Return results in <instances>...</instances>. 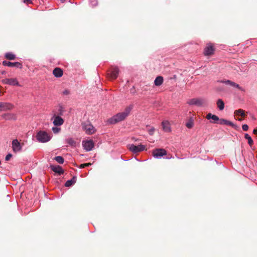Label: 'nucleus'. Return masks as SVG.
Listing matches in <instances>:
<instances>
[{"instance_id": "obj_22", "label": "nucleus", "mask_w": 257, "mask_h": 257, "mask_svg": "<svg viewBox=\"0 0 257 257\" xmlns=\"http://www.w3.org/2000/svg\"><path fill=\"white\" fill-rule=\"evenodd\" d=\"M5 57L6 59L10 60H13L16 58V55L11 52L6 53L5 55Z\"/></svg>"}, {"instance_id": "obj_2", "label": "nucleus", "mask_w": 257, "mask_h": 257, "mask_svg": "<svg viewBox=\"0 0 257 257\" xmlns=\"http://www.w3.org/2000/svg\"><path fill=\"white\" fill-rule=\"evenodd\" d=\"M51 136L45 131H39L36 136L38 141L41 143H46L49 141L51 139Z\"/></svg>"}, {"instance_id": "obj_24", "label": "nucleus", "mask_w": 257, "mask_h": 257, "mask_svg": "<svg viewBox=\"0 0 257 257\" xmlns=\"http://www.w3.org/2000/svg\"><path fill=\"white\" fill-rule=\"evenodd\" d=\"M234 114L236 115H240L243 117H245V113L244 110L242 109H238L234 111Z\"/></svg>"}, {"instance_id": "obj_30", "label": "nucleus", "mask_w": 257, "mask_h": 257, "mask_svg": "<svg viewBox=\"0 0 257 257\" xmlns=\"http://www.w3.org/2000/svg\"><path fill=\"white\" fill-rule=\"evenodd\" d=\"M52 130L54 134L58 133L61 130L60 128L58 127H53Z\"/></svg>"}, {"instance_id": "obj_29", "label": "nucleus", "mask_w": 257, "mask_h": 257, "mask_svg": "<svg viewBox=\"0 0 257 257\" xmlns=\"http://www.w3.org/2000/svg\"><path fill=\"white\" fill-rule=\"evenodd\" d=\"M54 159L59 164H62L64 162V158L61 156H57Z\"/></svg>"}, {"instance_id": "obj_40", "label": "nucleus", "mask_w": 257, "mask_h": 257, "mask_svg": "<svg viewBox=\"0 0 257 257\" xmlns=\"http://www.w3.org/2000/svg\"><path fill=\"white\" fill-rule=\"evenodd\" d=\"M2 73V74H5L6 73V71H2V73Z\"/></svg>"}, {"instance_id": "obj_35", "label": "nucleus", "mask_w": 257, "mask_h": 257, "mask_svg": "<svg viewBox=\"0 0 257 257\" xmlns=\"http://www.w3.org/2000/svg\"><path fill=\"white\" fill-rule=\"evenodd\" d=\"M242 128L244 131H247L248 129V126L247 124H243Z\"/></svg>"}, {"instance_id": "obj_5", "label": "nucleus", "mask_w": 257, "mask_h": 257, "mask_svg": "<svg viewBox=\"0 0 257 257\" xmlns=\"http://www.w3.org/2000/svg\"><path fill=\"white\" fill-rule=\"evenodd\" d=\"M82 127L83 131L87 135H92L96 131L94 126L89 122H83L82 123Z\"/></svg>"}, {"instance_id": "obj_11", "label": "nucleus", "mask_w": 257, "mask_h": 257, "mask_svg": "<svg viewBox=\"0 0 257 257\" xmlns=\"http://www.w3.org/2000/svg\"><path fill=\"white\" fill-rule=\"evenodd\" d=\"M2 82L4 84H9L10 85H19L18 81L16 78H6L2 80Z\"/></svg>"}, {"instance_id": "obj_15", "label": "nucleus", "mask_w": 257, "mask_h": 257, "mask_svg": "<svg viewBox=\"0 0 257 257\" xmlns=\"http://www.w3.org/2000/svg\"><path fill=\"white\" fill-rule=\"evenodd\" d=\"M50 168L53 171H54L56 173L60 175L64 173V170H63L62 168L60 166L51 165L50 166Z\"/></svg>"}, {"instance_id": "obj_33", "label": "nucleus", "mask_w": 257, "mask_h": 257, "mask_svg": "<svg viewBox=\"0 0 257 257\" xmlns=\"http://www.w3.org/2000/svg\"><path fill=\"white\" fill-rule=\"evenodd\" d=\"M211 117H212L211 119H213V120H214L215 121L219 120V117L216 115L213 114V115Z\"/></svg>"}, {"instance_id": "obj_25", "label": "nucleus", "mask_w": 257, "mask_h": 257, "mask_svg": "<svg viewBox=\"0 0 257 257\" xmlns=\"http://www.w3.org/2000/svg\"><path fill=\"white\" fill-rule=\"evenodd\" d=\"M217 105L219 110H223L224 108V103L223 101L220 99H219L217 101Z\"/></svg>"}, {"instance_id": "obj_21", "label": "nucleus", "mask_w": 257, "mask_h": 257, "mask_svg": "<svg viewBox=\"0 0 257 257\" xmlns=\"http://www.w3.org/2000/svg\"><path fill=\"white\" fill-rule=\"evenodd\" d=\"M163 82V78L162 76H157L155 81L154 83L155 85L156 86H160L161 85Z\"/></svg>"}, {"instance_id": "obj_9", "label": "nucleus", "mask_w": 257, "mask_h": 257, "mask_svg": "<svg viewBox=\"0 0 257 257\" xmlns=\"http://www.w3.org/2000/svg\"><path fill=\"white\" fill-rule=\"evenodd\" d=\"M82 144L84 149L86 151H90L92 150L94 147V143L93 141L91 140L83 141Z\"/></svg>"}, {"instance_id": "obj_4", "label": "nucleus", "mask_w": 257, "mask_h": 257, "mask_svg": "<svg viewBox=\"0 0 257 257\" xmlns=\"http://www.w3.org/2000/svg\"><path fill=\"white\" fill-rule=\"evenodd\" d=\"M119 70L117 66H111L108 71L107 76L110 80L116 79L119 74Z\"/></svg>"}, {"instance_id": "obj_32", "label": "nucleus", "mask_w": 257, "mask_h": 257, "mask_svg": "<svg viewBox=\"0 0 257 257\" xmlns=\"http://www.w3.org/2000/svg\"><path fill=\"white\" fill-rule=\"evenodd\" d=\"M155 128L154 127H152L150 129L148 130V133L150 135H153L155 132Z\"/></svg>"}, {"instance_id": "obj_36", "label": "nucleus", "mask_w": 257, "mask_h": 257, "mask_svg": "<svg viewBox=\"0 0 257 257\" xmlns=\"http://www.w3.org/2000/svg\"><path fill=\"white\" fill-rule=\"evenodd\" d=\"M213 115L212 114H211V113H208L206 116V119H211L212 118V116Z\"/></svg>"}, {"instance_id": "obj_19", "label": "nucleus", "mask_w": 257, "mask_h": 257, "mask_svg": "<svg viewBox=\"0 0 257 257\" xmlns=\"http://www.w3.org/2000/svg\"><path fill=\"white\" fill-rule=\"evenodd\" d=\"M219 123L220 124H225L227 125H230L231 126H234V124L232 122L223 118L219 119Z\"/></svg>"}, {"instance_id": "obj_10", "label": "nucleus", "mask_w": 257, "mask_h": 257, "mask_svg": "<svg viewBox=\"0 0 257 257\" xmlns=\"http://www.w3.org/2000/svg\"><path fill=\"white\" fill-rule=\"evenodd\" d=\"M214 48L211 44H207L204 49L203 53L205 56H210L213 54Z\"/></svg>"}, {"instance_id": "obj_16", "label": "nucleus", "mask_w": 257, "mask_h": 257, "mask_svg": "<svg viewBox=\"0 0 257 257\" xmlns=\"http://www.w3.org/2000/svg\"><path fill=\"white\" fill-rule=\"evenodd\" d=\"M53 74L56 77H60L63 74V70L60 68H55L53 71Z\"/></svg>"}, {"instance_id": "obj_23", "label": "nucleus", "mask_w": 257, "mask_h": 257, "mask_svg": "<svg viewBox=\"0 0 257 257\" xmlns=\"http://www.w3.org/2000/svg\"><path fill=\"white\" fill-rule=\"evenodd\" d=\"M65 141L72 147H75L76 146V142L72 138H68Z\"/></svg>"}, {"instance_id": "obj_14", "label": "nucleus", "mask_w": 257, "mask_h": 257, "mask_svg": "<svg viewBox=\"0 0 257 257\" xmlns=\"http://www.w3.org/2000/svg\"><path fill=\"white\" fill-rule=\"evenodd\" d=\"M53 124L55 126H60L62 125L64 122V119L59 116H54Z\"/></svg>"}, {"instance_id": "obj_26", "label": "nucleus", "mask_w": 257, "mask_h": 257, "mask_svg": "<svg viewBox=\"0 0 257 257\" xmlns=\"http://www.w3.org/2000/svg\"><path fill=\"white\" fill-rule=\"evenodd\" d=\"M244 138L245 139L247 140L248 144L249 145L251 146L253 144V142L250 136L247 134H245L244 135Z\"/></svg>"}, {"instance_id": "obj_6", "label": "nucleus", "mask_w": 257, "mask_h": 257, "mask_svg": "<svg viewBox=\"0 0 257 257\" xmlns=\"http://www.w3.org/2000/svg\"><path fill=\"white\" fill-rule=\"evenodd\" d=\"M23 145L24 143L21 144L17 139L14 140L12 142L13 152L15 153L21 152Z\"/></svg>"}, {"instance_id": "obj_38", "label": "nucleus", "mask_w": 257, "mask_h": 257, "mask_svg": "<svg viewBox=\"0 0 257 257\" xmlns=\"http://www.w3.org/2000/svg\"><path fill=\"white\" fill-rule=\"evenodd\" d=\"M63 94L64 95H68V94H69V90H65L64 92H63Z\"/></svg>"}, {"instance_id": "obj_18", "label": "nucleus", "mask_w": 257, "mask_h": 257, "mask_svg": "<svg viewBox=\"0 0 257 257\" xmlns=\"http://www.w3.org/2000/svg\"><path fill=\"white\" fill-rule=\"evenodd\" d=\"M162 125L163 130L166 132H169L170 131V127L169 123L167 121H164L162 122Z\"/></svg>"}, {"instance_id": "obj_39", "label": "nucleus", "mask_w": 257, "mask_h": 257, "mask_svg": "<svg viewBox=\"0 0 257 257\" xmlns=\"http://www.w3.org/2000/svg\"><path fill=\"white\" fill-rule=\"evenodd\" d=\"M253 133L255 135H257V129H254L253 131Z\"/></svg>"}, {"instance_id": "obj_8", "label": "nucleus", "mask_w": 257, "mask_h": 257, "mask_svg": "<svg viewBox=\"0 0 257 257\" xmlns=\"http://www.w3.org/2000/svg\"><path fill=\"white\" fill-rule=\"evenodd\" d=\"M152 155L154 158H160L166 155L167 152L164 149H155L152 151Z\"/></svg>"}, {"instance_id": "obj_7", "label": "nucleus", "mask_w": 257, "mask_h": 257, "mask_svg": "<svg viewBox=\"0 0 257 257\" xmlns=\"http://www.w3.org/2000/svg\"><path fill=\"white\" fill-rule=\"evenodd\" d=\"M129 150L134 153H137L143 151L146 149V146L143 145L135 146L134 144L128 145Z\"/></svg>"}, {"instance_id": "obj_27", "label": "nucleus", "mask_w": 257, "mask_h": 257, "mask_svg": "<svg viewBox=\"0 0 257 257\" xmlns=\"http://www.w3.org/2000/svg\"><path fill=\"white\" fill-rule=\"evenodd\" d=\"M193 120L192 118H190L188 121L186 123V126L188 128H191L193 126Z\"/></svg>"}, {"instance_id": "obj_31", "label": "nucleus", "mask_w": 257, "mask_h": 257, "mask_svg": "<svg viewBox=\"0 0 257 257\" xmlns=\"http://www.w3.org/2000/svg\"><path fill=\"white\" fill-rule=\"evenodd\" d=\"M91 165V163H85V164H82L80 165L79 168H84L86 167H88Z\"/></svg>"}, {"instance_id": "obj_37", "label": "nucleus", "mask_w": 257, "mask_h": 257, "mask_svg": "<svg viewBox=\"0 0 257 257\" xmlns=\"http://www.w3.org/2000/svg\"><path fill=\"white\" fill-rule=\"evenodd\" d=\"M24 3L25 4H31L32 2L31 0H24Z\"/></svg>"}, {"instance_id": "obj_13", "label": "nucleus", "mask_w": 257, "mask_h": 257, "mask_svg": "<svg viewBox=\"0 0 257 257\" xmlns=\"http://www.w3.org/2000/svg\"><path fill=\"white\" fill-rule=\"evenodd\" d=\"M2 63L4 66L16 67L20 68H22V64L19 62H11L7 61H4Z\"/></svg>"}, {"instance_id": "obj_3", "label": "nucleus", "mask_w": 257, "mask_h": 257, "mask_svg": "<svg viewBox=\"0 0 257 257\" xmlns=\"http://www.w3.org/2000/svg\"><path fill=\"white\" fill-rule=\"evenodd\" d=\"M187 103L189 105H195L201 107L205 106L207 104V101L205 99L202 98H195L190 99Z\"/></svg>"}, {"instance_id": "obj_20", "label": "nucleus", "mask_w": 257, "mask_h": 257, "mask_svg": "<svg viewBox=\"0 0 257 257\" xmlns=\"http://www.w3.org/2000/svg\"><path fill=\"white\" fill-rule=\"evenodd\" d=\"M76 177H73L71 180H68L65 183V186L66 187H70L76 183Z\"/></svg>"}, {"instance_id": "obj_28", "label": "nucleus", "mask_w": 257, "mask_h": 257, "mask_svg": "<svg viewBox=\"0 0 257 257\" xmlns=\"http://www.w3.org/2000/svg\"><path fill=\"white\" fill-rule=\"evenodd\" d=\"M3 116L6 119H10L12 118L15 119L16 116L13 114H5Z\"/></svg>"}, {"instance_id": "obj_1", "label": "nucleus", "mask_w": 257, "mask_h": 257, "mask_svg": "<svg viewBox=\"0 0 257 257\" xmlns=\"http://www.w3.org/2000/svg\"><path fill=\"white\" fill-rule=\"evenodd\" d=\"M133 108V105L131 104L127 106L123 112L118 113L108 119L110 123L114 124L124 120L129 114Z\"/></svg>"}, {"instance_id": "obj_12", "label": "nucleus", "mask_w": 257, "mask_h": 257, "mask_svg": "<svg viewBox=\"0 0 257 257\" xmlns=\"http://www.w3.org/2000/svg\"><path fill=\"white\" fill-rule=\"evenodd\" d=\"M14 108V105L10 103L0 102V111H7L11 110Z\"/></svg>"}, {"instance_id": "obj_41", "label": "nucleus", "mask_w": 257, "mask_h": 257, "mask_svg": "<svg viewBox=\"0 0 257 257\" xmlns=\"http://www.w3.org/2000/svg\"><path fill=\"white\" fill-rule=\"evenodd\" d=\"M238 120L239 121H241V120H242V118H238Z\"/></svg>"}, {"instance_id": "obj_34", "label": "nucleus", "mask_w": 257, "mask_h": 257, "mask_svg": "<svg viewBox=\"0 0 257 257\" xmlns=\"http://www.w3.org/2000/svg\"><path fill=\"white\" fill-rule=\"evenodd\" d=\"M12 157V155L11 154H8L6 158H5V160L6 161H9L10 160V159Z\"/></svg>"}, {"instance_id": "obj_17", "label": "nucleus", "mask_w": 257, "mask_h": 257, "mask_svg": "<svg viewBox=\"0 0 257 257\" xmlns=\"http://www.w3.org/2000/svg\"><path fill=\"white\" fill-rule=\"evenodd\" d=\"M220 82H221V83H225L226 84L230 85V86H231L232 87H234L237 88L239 89H241V88L240 87V86H239V85L238 84L235 83L234 82L231 81H230L229 80H224H224L223 81L221 80Z\"/></svg>"}]
</instances>
